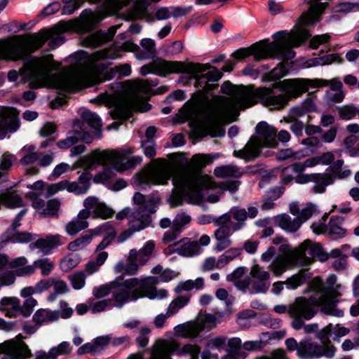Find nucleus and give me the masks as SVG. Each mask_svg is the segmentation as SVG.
<instances>
[{
	"mask_svg": "<svg viewBox=\"0 0 359 359\" xmlns=\"http://www.w3.org/2000/svg\"><path fill=\"white\" fill-rule=\"evenodd\" d=\"M34 147L32 145L25 146L22 149V152L24 154L20 159V162L23 164H31L36 162L39 159V155L37 152L34 151Z\"/></svg>",
	"mask_w": 359,
	"mask_h": 359,
	"instance_id": "obj_53",
	"label": "nucleus"
},
{
	"mask_svg": "<svg viewBox=\"0 0 359 359\" xmlns=\"http://www.w3.org/2000/svg\"><path fill=\"white\" fill-rule=\"evenodd\" d=\"M339 116L343 120H350L355 116L358 109L353 105H344L337 109Z\"/></svg>",
	"mask_w": 359,
	"mask_h": 359,
	"instance_id": "obj_63",
	"label": "nucleus"
},
{
	"mask_svg": "<svg viewBox=\"0 0 359 359\" xmlns=\"http://www.w3.org/2000/svg\"><path fill=\"white\" fill-rule=\"evenodd\" d=\"M347 229L343 226V219L340 217H331L327 224V235L331 240L344 238Z\"/></svg>",
	"mask_w": 359,
	"mask_h": 359,
	"instance_id": "obj_29",
	"label": "nucleus"
},
{
	"mask_svg": "<svg viewBox=\"0 0 359 359\" xmlns=\"http://www.w3.org/2000/svg\"><path fill=\"white\" fill-rule=\"evenodd\" d=\"M72 349V346L68 341H62L57 346L52 347L49 350V357H50V359H56L60 355L69 354Z\"/></svg>",
	"mask_w": 359,
	"mask_h": 359,
	"instance_id": "obj_49",
	"label": "nucleus"
},
{
	"mask_svg": "<svg viewBox=\"0 0 359 359\" xmlns=\"http://www.w3.org/2000/svg\"><path fill=\"white\" fill-rule=\"evenodd\" d=\"M60 64L47 54L40 57L29 59L20 71L25 82H29L32 88L50 87L63 90L79 89L103 81L97 71L91 67L68 68L57 72ZM131 73L129 64H123L109 69L104 73V80L121 79Z\"/></svg>",
	"mask_w": 359,
	"mask_h": 359,
	"instance_id": "obj_2",
	"label": "nucleus"
},
{
	"mask_svg": "<svg viewBox=\"0 0 359 359\" xmlns=\"http://www.w3.org/2000/svg\"><path fill=\"white\" fill-rule=\"evenodd\" d=\"M230 236L231 229L227 226H220L215 231L214 237L217 241L215 246L217 251H222L231 244Z\"/></svg>",
	"mask_w": 359,
	"mask_h": 359,
	"instance_id": "obj_32",
	"label": "nucleus"
},
{
	"mask_svg": "<svg viewBox=\"0 0 359 359\" xmlns=\"http://www.w3.org/2000/svg\"><path fill=\"white\" fill-rule=\"evenodd\" d=\"M114 214V211L108 207L104 203L102 202L97 209L95 214L92 215V217L101 218L102 219H107L111 218Z\"/></svg>",
	"mask_w": 359,
	"mask_h": 359,
	"instance_id": "obj_61",
	"label": "nucleus"
},
{
	"mask_svg": "<svg viewBox=\"0 0 359 359\" xmlns=\"http://www.w3.org/2000/svg\"><path fill=\"white\" fill-rule=\"evenodd\" d=\"M22 337L18 334L15 339L7 341L0 345V353L8 355L11 359H27L31 351L28 346L22 341Z\"/></svg>",
	"mask_w": 359,
	"mask_h": 359,
	"instance_id": "obj_16",
	"label": "nucleus"
},
{
	"mask_svg": "<svg viewBox=\"0 0 359 359\" xmlns=\"http://www.w3.org/2000/svg\"><path fill=\"white\" fill-rule=\"evenodd\" d=\"M191 217L189 214L184 212H180L176 215L173 219L172 226L181 231L186 225L191 222Z\"/></svg>",
	"mask_w": 359,
	"mask_h": 359,
	"instance_id": "obj_59",
	"label": "nucleus"
},
{
	"mask_svg": "<svg viewBox=\"0 0 359 359\" xmlns=\"http://www.w3.org/2000/svg\"><path fill=\"white\" fill-rule=\"evenodd\" d=\"M191 63L205 67L202 72H197L195 74H188L196 79L194 86L200 89L199 93L201 95L202 99L206 100L208 98L205 96L204 93L210 92L218 86L217 84L213 83L212 82L218 81L221 78V74L215 68H213L205 74H203L210 68L208 64Z\"/></svg>",
	"mask_w": 359,
	"mask_h": 359,
	"instance_id": "obj_13",
	"label": "nucleus"
},
{
	"mask_svg": "<svg viewBox=\"0 0 359 359\" xmlns=\"http://www.w3.org/2000/svg\"><path fill=\"white\" fill-rule=\"evenodd\" d=\"M327 0H305L309 6L307 12L304 13L300 18V23L305 26L319 21L320 15L328 6Z\"/></svg>",
	"mask_w": 359,
	"mask_h": 359,
	"instance_id": "obj_19",
	"label": "nucleus"
},
{
	"mask_svg": "<svg viewBox=\"0 0 359 359\" xmlns=\"http://www.w3.org/2000/svg\"><path fill=\"white\" fill-rule=\"evenodd\" d=\"M92 238V236L87 231L86 233L70 242L68 244L67 249L72 252L81 250L91 242Z\"/></svg>",
	"mask_w": 359,
	"mask_h": 359,
	"instance_id": "obj_47",
	"label": "nucleus"
},
{
	"mask_svg": "<svg viewBox=\"0 0 359 359\" xmlns=\"http://www.w3.org/2000/svg\"><path fill=\"white\" fill-rule=\"evenodd\" d=\"M79 139L88 144L92 142L93 140L87 133L77 132L76 136L68 137L65 140L59 141L57 144L59 148L66 149L76 144Z\"/></svg>",
	"mask_w": 359,
	"mask_h": 359,
	"instance_id": "obj_37",
	"label": "nucleus"
},
{
	"mask_svg": "<svg viewBox=\"0 0 359 359\" xmlns=\"http://www.w3.org/2000/svg\"><path fill=\"white\" fill-rule=\"evenodd\" d=\"M191 299L190 294H182L175 298L168 305L167 311L172 316L176 314L181 309L186 306Z\"/></svg>",
	"mask_w": 359,
	"mask_h": 359,
	"instance_id": "obj_43",
	"label": "nucleus"
},
{
	"mask_svg": "<svg viewBox=\"0 0 359 359\" xmlns=\"http://www.w3.org/2000/svg\"><path fill=\"white\" fill-rule=\"evenodd\" d=\"M155 278L144 277L142 278H130L126 280L121 276L114 280L100 285L93 290V296L102 299L110 293L111 298L91 302L89 309L93 313H100L108 307L121 309L129 302L147 297L149 299L162 298L166 296L165 290L157 291L155 287Z\"/></svg>",
	"mask_w": 359,
	"mask_h": 359,
	"instance_id": "obj_3",
	"label": "nucleus"
},
{
	"mask_svg": "<svg viewBox=\"0 0 359 359\" xmlns=\"http://www.w3.org/2000/svg\"><path fill=\"white\" fill-rule=\"evenodd\" d=\"M121 51L134 52L137 53L140 51V47L133 42L127 41L120 47H111L97 51L94 53L93 57L95 60L102 59H116L121 57L120 53Z\"/></svg>",
	"mask_w": 359,
	"mask_h": 359,
	"instance_id": "obj_23",
	"label": "nucleus"
},
{
	"mask_svg": "<svg viewBox=\"0 0 359 359\" xmlns=\"http://www.w3.org/2000/svg\"><path fill=\"white\" fill-rule=\"evenodd\" d=\"M310 287L320 294L318 300L298 297L290 304V317L292 318L291 326L295 330L302 328L304 320H309L314 317L316 313V306H320L321 311L328 315L341 317L344 314L343 310L337 308L338 300L336 298L341 296V285L337 284L335 275L329 276L325 283L316 277L311 282Z\"/></svg>",
	"mask_w": 359,
	"mask_h": 359,
	"instance_id": "obj_4",
	"label": "nucleus"
},
{
	"mask_svg": "<svg viewBox=\"0 0 359 359\" xmlns=\"http://www.w3.org/2000/svg\"><path fill=\"white\" fill-rule=\"evenodd\" d=\"M250 280L246 279L243 283H237L241 289L249 286L257 293L265 292L270 287L271 273L260 264L255 263L250 268Z\"/></svg>",
	"mask_w": 359,
	"mask_h": 359,
	"instance_id": "obj_12",
	"label": "nucleus"
},
{
	"mask_svg": "<svg viewBox=\"0 0 359 359\" xmlns=\"http://www.w3.org/2000/svg\"><path fill=\"white\" fill-rule=\"evenodd\" d=\"M335 352L336 348L330 341L321 346L310 340H302L297 355L302 359H313L322 356L331 358L334 357Z\"/></svg>",
	"mask_w": 359,
	"mask_h": 359,
	"instance_id": "obj_14",
	"label": "nucleus"
},
{
	"mask_svg": "<svg viewBox=\"0 0 359 359\" xmlns=\"http://www.w3.org/2000/svg\"><path fill=\"white\" fill-rule=\"evenodd\" d=\"M102 202L99 200L98 198L95 196H88L83 201V207L84 208L81 210L80 216L83 217V218H89L91 215L95 214L97 209Z\"/></svg>",
	"mask_w": 359,
	"mask_h": 359,
	"instance_id": "obj_38",
	"label": "nucleus"
},
{
	"mask_svg": "<svg viewBox=\"0 0 359 359\" xmlns=\"http://www.w3.org/2000/svg\"><path fill=\"white\" fill-rule=\"evenodd\" d=\"M2 205L8 208L20 207L22 203L21 197L15 191L1 194Z\"/></svg>",
	"mask_w": 359,
	"mask_h": 359,
	"instance_id": "obj_44",
	"label": "nucleus"
},
{
	"mask_svg": "<svg viewBox=\"0 0 359 359\" xmlns=\"http://www.w3.org/2000/svg\"><path fill=\"white\" fill-rule=\"evenodd\" d=\"M172 177V184L187 191H192L194 196L191 203L196 204L200 202L201 188L212 189L215 184L211 177L198 176L195 172L187 168H177L166 161L158 159L153 163L151 168L141 174L142 182H151L154 184H165Z\"/></svg>",
	"mask_w": 359,
	"mask_h": 359,
	"instance_id": "obj_5",
	"label": "nucleus"
},
{
	"mask_svg": "<svg viewBox=\"0 0 359 359\" xmlns=\"http://www.w3.org/2000/svg\"><path fill=\"white\" fill-rule=\"evenodd\" d=\"M201 323L195 320L189 321L174 327V335L185 339H194L202 332Z\"/></svg>",
	"mask_w": 359,
	"mask_h": 359,
	"instance_id": "obj_25",
	"label": "nucleus"
},
{
	"mask_svg": "<svg viewBox=\"0 0 359 359\" xmlns=\"http://www.w3.org/2000/svg\"><path fill=\"white\" fill-rule=\"evenodd\" d=\"M19 128V121L15 116H8L0 119V139L7 133H13Z\"/></svg>",
	"mask_w": 359,
	"mask_h": 359,
	"instance_id": "obj_40",
	"label": "nucleus"
},
{
	"mask_svg": "<svg viewBox=\"0 0 359 359\" xmlns=\"http://www.w3.org/2000/svg\"><path fill=\"white\" fill-rule=\"evenodd\" d=\"M64 238L60 234H48L37 239L31 245L39 249L43 255L52 253L54 249L64 245Z\"/></svg>",
	"mask_w": 359,
	"mask_h": 359,
	"instance_id": "obj_22",
	"label": "nucleus"
},
{
	"mask_svg": "<svg viewBox=\"0 0 359 359\" xmlns=\"http://www.w3.org/2000/svg\"><path fill=\"white\" fill-rule=\"evenodd\" d=\"M34 271L39 269L43 276H48L50 275L55 267V264L49 258L43 257L36 259L33 264Z\"/></svg>",
	"mask_w": 359,
	"mask_h": 359,
	"instance_id": "obj_46",
	"label": "nucleus"
},
{
	"mask_svg": "<svg viewBox=\"0 0 359 359\" xmlns=\"http://www.w3.org/2000/svg\"><path fill=\"white\" fill-rule=\"evenodd\" d=\"M175 250L180 255L191 257L200 252V247L197 241H191L185 238L174 244Z\"/></svg>",
	"mask_w": 359,
	"mask_h": 359,
	"instance_id": "obj_28",
	"label": "nucleus"
},
{
	"mask_svg": "<svg viewBox=\"0 0 359 359\" xmlns=\"http://www.w3.org/2000/svg\"><path fill=\"white\" fill-rule=\"evenodd\" d=\"M154 249V243L153 241H148L144 246L137 250L132 249L130 250L127 257V262L134 264L137 266V273L140 267L145 265L150 259V257Z\"/></svg>",
	"mask_w": 359,
	"mask_h": 359,
	"instance_id": "obj_20",
	"label": "nucleus"
},
{
	"mask_svg": "<svg viewBox=\"0 0 359 359\" xmlns=\"http://www.w3.org/2000/svg\"><path fill=\"white\" fill-rule=\"evenodd\" d=\"M81 258L78 255H68L64 257L60 263V267L62 271L68 272L78 266Z\"/></svg>",
	"mask_w": 359,
	"mask_h": 359,
	"instance_id": "obj_48",
	"label": "nucleus"
},
{
	"mask_svg": "<svg viewBox=\"0 0 359 359\" xmlns=\"http://www.w3.org/2000/svg\"><path fill=\"white\" fill-rule=\"evenodd\" d=\"M82 118L92 128L98 132V137H100L101 120L97 114L90 111H86L82 114Z\"/></svg>",
	"mask_w": 359,
	"mask_h": 359,
	"instance_id": "obj_50",
	"label": "nucleus"
},
{
	"mask_svg": "<svg viewBox=\"0 0 359 359\" xmlns=\"http://www.w3.org/2000/svg\"><path fill=\"white\" fill-rule=\"evenodd\" d=\"M261 148L262 147L256 142V139L251 137L244 148L234 151L233 155L245 161H252L259 155Z\"/></svg>",
	"mask_w": 359,
	"mask_h": 359,
	"instance_id": "obj_27",
	"label": "nucleus"
},
{
	"mask_svg": "<svg viewBox=\"0 0 359 359\" xmlns=\"http://www.w3.org/2000/svg\"><path fill=\"white\" fill-rule=\"evenodd\" d=\"M304 156V155L302 154V151H294L290 148L281 149L276 154V158L279 161L297 159L303 157Z\"/></svg>",
	"mask_w": 359,
	"mask_h": 359,
	"instance_id": "obj_58",
	"label": "nucleus"
},
{
	"mask_svg": "<svg viewBox=\"0 0 359 359\" xmlns=\"http://www.w3.org/2000/svg\"><path fill=\"white\" fill-rule=\"evenodd\" d=\"M242 250L239 248H231L225 251L220 256V262L223 264L224 266L228 264L230 262L239 257L241 255Z\"/></svg>",
	"mask_w": 359,
	"mask_h": 359,
	"instance_id": "obj_64",
	"label": "nucleus"
},
{
	"mask_svg": "<svg viewBox=\"0 0 359 359\" xmlns=\"http://www.w3.org/2000/svg\"><path fill=\"white\" fill-rule=\"evenodd\" d=\"M309 36V33L304 27H298L290 33L278 32L274 35L272 42L261 41L251 46L252 55L256 61L276 56L290 60L294 57L292 48L300 46Z\"/></svg>",
	"mask_w": 359,
	"mask_h": 359,
	"instance_id": "obj_7",
	"label": "nucleus"
},
{
	"mask_svg": "<svg viewBox=\"0 0 359 359\" xmlns=\"http://www.w3.org/2000/svg\"><path fill=\"white\" fill-rule=\"evenodd\" d=\"M177 346L178 344L175 341L159 339L151 349L150 359H172L171 353L177 350ZM128 359H143V354H133Z\"/></svg>",
	"mask_w": 359,
	"mask_h": 359,
	"instance_id": "obj_17",
	"label": "nucleus"
},
{
	"mask_svg": "<svg viewBox=\"0 0 359 359\" xmlns=\"http://www.w3.org/2000/svg\"><path fill=\"white\" fill-rule=\"evenodd\" d=\"M334 159V155L332 151H327L323 153L321 155L311 157V161L313 166L318 165H329L333 162Z\"/></svg>",
	"mask_w": 359,
	"mask_h": 359,
	"instance_id": "obj_62",
	"label": "nucleus"
},
{
	"mask_svg": "<svg viewBox=\"0 0 359 359\" xmlns=\"http://www.w3.org/2000/svg\"><path fill=\"white\" fill-rule=\"evenodd\" d=\"M287 74V70L282 64L278 65L270 73L264 76L263 81H272L281 79Z\"/></svg>",
	"mask_w": 359,
	"mask_h": 359,
	"instance_id": "obj_56",
	"label": "nucleus"
},
{
	"mask_svg": "<svg viewBox=\"0 0 359 359\" xmlns=\"http://www.w3.org/2000/svg\"><path fill=\"white\" fill-rule=\"evenodd\" d=\"M214 175L219 178L240 177L243 172L235 165H226L217 167L214 170Z\"/></svg>",
	"mask_w": 359,
	"mask_h": 359,
	"instance_id": "obj_39",
	"label": "nucleus"
},
{
	"mask_svg": "<svg viewBox=\"0 0 359 359\" xmlns=\"http://www.w3.org/2000/svg\"><path fill=\"white\" fill-rule=\"evenodd\" d=\"M274 223L285 231L296 232L301 226V222L297 219H292L288 215L281 214L274 217Z\"/></svg>",
	"mask_w": 359,
	"mask_h": 359,
	"instance_id": "obj_30",
	"label": "nucleus"
},
{
	"mask_svg": "<svg viewBox=\"0 0 359 359\" xmlns=\"http://www.w3.org/2000/svg\"><path fill=\"white\" fill-rule=\"evenodd\" d=\"M50 38L52 39L51 32H45L29 39L15 36L6 40H0V58L18 60L27 53L41 47Z\"/></svg>",
	"mask_w": 359,
	"mask_h": 359,
	"instance_id": "obj_9",
	"label": "nucleus"
},
{
	"mask_svg": "<svg viewBox=\"0 0 359 359\" xmlns=\"http://www.w3.org/2000/svg\"><path fill=\"white\" fill-rule=\"evenodd\" d=\"M128 91L132 95L126 102L124 107L122 109L120 107L116 108V112L118 114L120 117H124L128 112L130 110H138L140 111H146L150 109V105L148 103H143L144 106L139 105V98L137 97V93H147L149 89V85L146 81L136 80L128 83Z\"/></svg>",
	"mask_w": 359,
	"mask_h": 359,
	"instance_id": "obj_11",
	"label": "nucleus"
},
{
	"mask_svg": "<svg viewBox=\"0 0 359 359\" xmlns=\"http://www.w3.org/2000/svg\"><path fill=\"white\" fill-rule=\"evenodd\" d=\"M134 149L126 147L121 149L95 150L81 157L75 163V168L85 170L93 169L100 165H109L111 168H104L93 178L95 183H105L115 175V171L123 172L142 162V157L131 156Z\"/></svg>",
	"mask_w": 359,
	"mask_h": 359,
	"instance_id": "obj_6",
	"label": "nucleus"
},
{
	"mask_svg": "<svg viewBox=\"0 0 359 359\" xmlns=\"http://www.w3.org/2000/svg\"><path fill=\"white\" fill-rule=\"evenodd\" d=\"M252 137L262 147L274 148L278 146L276 130L266 122H260L257 125L256 133Z\"/></svg>",
	"mask_w": 359,
	"mask_h": 359,
	"instance_id": "obj_18",
	"label": "nucleus"
},
{
	"mask_svg": "<svg viewBox=\"0 0 359 359\" xmlns=\"http://www.w3.org/2000/svg\"><path fill=\"white\" fill-rule=\"evenodd\" d=\"M310 276L306 270H301L296 275L288 278L285 283L292 289H296L298 286L302 285Z\"/></svg>",
	"mask_w": 359,
	"mask_h": 359,
	"instance_id": "obj_54",
	"label": "nucleus"
},
{
	"mask_svg": "<svg viewBox=\"0 0 359 359\" xmlns=\"http://www.w3.org/2000/svg\"><path fill=\"white\" fill-rule=\"evenodd\" d=\"M279 250L282 254L273 259L269 266L276 276L296 265L307 266L313 262V244L309 240L294 249H291L287 245H281Z\"/></svg>",
	"mask_w": 359,
	"mask_h": 359,
	"instance_id": "obj_8",
	"label": "nucleus"
},
{
	"mask_svg": "<svg viewBox=\"0 0 359 359\" xmlns=\"http://www.w3.org/2000/svg\"><path fill=\"white\" fill-rule=\"evenodd\" d=\"M27 262L26 257H20L9 262V266L15 269V273L18 276H30L34 273V269L32 265H27Z\"/></svg>",
	"mask_w": 359,
	"mask_h": 359,
	"instance_id": "obj_33",
	"label": "nucleus"
},
{
	"mask_svg": "<svg viewBox=\"0 0 359 359\" xmlns=\"http://www.w3.org/2000/svg\"><path fill=\"white\" fill-rule=\"evenodd\" d=\"M325 84V81L316 79H294L275 83L271 88H255L252 86H236L224 82L222 90L231 97L214 96L198 118L197 126L213 136L222 135L224 132L220 126L235 121L239 110L251 107L257 102L269 110H281L290 99L299 97L309 86L315 88Z\"/></svg>",
	"mask_w": 359,
	"mask_h": 359,
	"instance_id": "obj_1",
	"label": "nucleus"
},
{
	"mask_svg": "<svg viewBox=\"0 0 359 359\" xmlns=\"http://www.w3.org/2000/svg\"><path fill=\"white\" fill-rule=\"evenodd\" d=\"M88 231L92 236V238L95 236L106 234L104 239L97 247V250H99L107 248L116 236V231L110 222H104Z\"/></svg>",
	"mask_w": 359,
	"mask_h": 359,
	"instance_id": "obj_24",
	"label": "nucleus"
},
{
	"mask_svg": "<svg viewBox=\"0 0 359 359\" xmlns=\"http://www.w3.org/2000/svg\"><path fill=\"white\" fill-rule=\"evenodd\" d=\"M204 286V279L203 278H197L195 280H187L180 282L175 287L174 291L176 293H181L184 291H190L192 290H201Z\"/></svg>",
	"mask_w": 359,
	"mask_h": 359,
	"instance_id": "obj_41",
	"label": "nucleus"
},
{
	"mask_svg": "<svg viewBox=\"0 0 359 359\" xmlns=\"http://www.w3.org/2000/svg\"><path fill=\"white\" fill-rule=\"evenodd\" d=\"M141 46L144 48V51L140 50L135 53V56L138 60H144L150 57H154L157 50L156 48V43L151 39H143L140 41Z\"/></svg>",
	"mask_w": 359,
	"mask_h": 359,
	"instance_id": "obj_36",
	"label": "nucleus"
},
{
	"mask_svg": "<svg viewBox=\"0 0 359 359\" xmlns=\"http://www.w3.org/2000/svg\"><path fill=\"white\" fill-rule=\"evenodd\" d=\"M175 191L172 192L170 198V206L175 208L182 205L183 196H187L191 203V198L194 196V194L191 190L187 191L185 189H180L177 187L174 184Z\"/></svg>",
	"mask_w": 359,
	"mask_h": 359,
	"instance_id": "obj_42",
	"label": "nucleus"
},
{
	"mask_svg": "<svg viewBox=\"0 0 359 359\" xmlns=\"http://www.w3.org/2000/svg\"><path fill=\"white\" fill-rule=\"evenodd\" d=\"M72 28L70 22L61 21L57 23L50 32L52 34V43L55 46L61 44L63 41L62 37L57 34L67 32Z\"/></svg>",
	"mask_w": 359,
	"mask_h": 359,
	"instance_id": "obj_45",
	"label": "nucleus"
},
{
	"mask_svg": "<svg viewBox=\"0 0 359 359\" xmlns=\"http://www.w3.org/2000/svg\"><path fill=\"white\" fill-rule=\"evenodd\" d=\"M87 219L88 218H83L81 215L80 216V212H79L76 217L65 225L66 233L70 236H75L81 231L87 229L89 226Z\"/></svg>",
	"mask_w": 359,
	"mask_h": 359,
	"instance_id": "obj_35",
	"label": "nucleus"
},
{
	"mask_svg": "<svg viewBox=\"0 0 359 359\" xmlns=\"http://www.w3.org/2000/svg\"><path fill=\"white\" fill-rule=\"evenodd\" d=\"M117 220L127 219L133 231H138L148 226L149 217L141 208H125L116 215Z\"/></svg>",
	"mask_w": 359,
	"mask_h": 359,
	"instance_id": "obj_15",
	"label": "nucleus"
},
{
	"mask_svg": "<svg viewBox=\"0 0 359 359\" xmlns=\"http://www.w3.org/2000/svg\"><path fill=\"white\" fill-rule=\"evenodd\" d=\"M213 157L208 154H196L192 156L191 163L195 170H201L212 163Z\"/></svg>",
	"mask_w": 359,
	"mask_h": 359,
	"instance_id": "obj_52",
	"label": "nucleus"
},
{
	"mask_svg": "<svg viewBox=\"0 0 359 359\" xmlns=\"http://www.w3.org/2000/svg\"><path fill=\"white\" fill-rule=\"evenodd\" d=\"M316 80H322L325 81V85L315 86V88H320L330 86V88L327 90L325 94V100L330 103H340L345 97V93L342 90L343 83L339 79H333L331 80H326L323 79H316Z\"/></svg>",
	"mask_w": 359,
	"mask_h": 359,
	"instance_id": "obj_21",
	"label": "nucleus"
},
{
	"mask_svg": "<svg viewBox=\"0 0 359 359\" xmlns=\"http://www.w3.org/2000/svg\"><path fill=\"white\" fill-rule=\"evenodd\" d=\"M205 66L194 65L191 62L168 61L161 58L154 60L149 65H144L140 69L142 75L155 74L165 76L172 74H191L202 72Z\"/></svg>",
	"mask_w": 359,
	"mask_h": 359,
	"instance_id": "obj_10",
	"label": "nucleus"
},
{
	"mask_svg": "<svg viewBox=\"0 0 359 359\" xmlns=\"http://www.w3.org/2000/svg\"><path fill=\"white\" fill-rule=\"evenodd\" d=\"M151 273L158 276V278L154 277V276H151V278H155L156 280L157 281L156 283L155 284V287H156V290L157 291L165 290L166 292L165 297H162V298H156V299H162L166 298L168 295V291L165 289H159L158 290V289H157L156 285L159 282H168V281L172 280L173 278H175V277L177 276V273L170 269H163V266H161V265H157L155 267H154L151 269ZM155 299L156 298H154V299Z\"/></svg>",
	"mask_w": 359,
	"mask_h": 359,
	"instance_id": "obj_31",
	"label": "nucleus"
},
{
	"mask_svg": "<svg viewBox=\"0 0 359 359\" xmlns=\"http://www.w3.org/2000/svg\"><path fill=\"white\" fill-rule=\"evenodd\" d=\"M59 318L57 311H50L45 309H38L32 316V320L36 325L40 326L44 323L53 322Z\"/></svg>",
	"mask_w": 359,
	"mask_h": 359,
	"instance_id": "obj_34",
	"label": "nucleus"
},
{
	"mask_svg": "<svg viewBox=\"0 0 359 359\" xmlns=\"http://www.w3.org/2000/svg\"><path fill=\"white\" fill-rule=\"evenodd\" d=\"M65 189L69 192L75 193L76 194H83L87 192L88 187L86 184H80L77 181L69 182L63 180Z\"/></svg>",
	"mask_w": 359,
	"mask_h": 359,
	"instance_id": "obj_60",
	"label": "nucleus"
},
{
	"mask_svg": "<svg viewBox=\"0 0 359 359\" xmlns=\"http://www.w3.org/2000/svg\"><path fill=\"white\" fill-rule=\"evenodd\" d=\"M175 351L178 355H189L190 359H198L201 348L197 344H187L182 348L177 346Z\"/></svg>",
	"mask_w": 359,
	"mask_h": 359,
	"instance_id": "obj_51",
	"label": "nucleus"
},
{
	"mask_svg": "<svg viewBox=\"0 0 359 359\" xmlns=\"http://www.w3.org/2000/svg\"><path fill=\"white\" fill-rule=\"evenodd\" d=\"M116 26L111 27L107 32L99 31L86 37L83 43L86 46L96 48L110 41L117 30Z\"/></svg>",
	"mask_w": 359,
	"mask_h": 359,
	"instance_id": "obj_26",
	"label": "nucleus"
},
{
	"mask_svg": "<svg viewBox=\"0 0 359 359\" xmlns=\"http://www.w3.org/2000/svg\"><path fill=\"white\" fill-rule=\"evenodd\" d=\"M86 278V276L83 271H76L69 277L72 287L76 290H81L85 286Z\"/></svg>",
	"mask_w": 359,
	"mask_h": 359,
	"instance_id": "obj_57",
	"label": "nucleus"
},
{
	"mask_svg": "<svg viewBox=\"0 0 359 359\" xmlns=\"http://www.w3.org/2000/svg\"><path fill=\"white\" fill-rule=\"evenodd\" d=\"M127 264L123 262H118L114 267L115 273H126L129 276H133L137 273V266L134 264H131L130 262H127Z\"/></svg>",
	"mask_w": 359,
	"mask_h": 359,
	"instance_id": "obj_55",
	"label": "nucleus"
}]
</instances>
